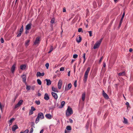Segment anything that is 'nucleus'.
I'll return each mask as SVG.
<instances>
[{"instance_id": "nucleus-6", "label": "nucleus", "mask_w": 133, "mask_h": 133, "mask_svg": "<svg viewBox=\"0 0 133 133\" xmlns=\"http://www.w3.org/2000/svg\"><path fill=\"white\" fill-rule=\"evenodd\" d=\"M102 92L103 96L104 97L107 99H108L109 98V97L108 96V95L105 92L104 90H103Z\"/></svg>"}, {"instance_id": "nucleus-51", "label": "nucleus", "mask_w": 133, "mask_h": 133, "mask_svg": "<svg viewBox=\"0 0 133 133\" xmlns=\"http://www.w3.org/2000/svg\"><path fill=\"white\" fill-rule=\"evenodd\" d=\"M33 131V128H31L30 129V133H32Z\"/></svg>"}, {"instance_id": "nucleus-39", "label": "nucleus", "mask_w": 133, "mask_h": 133, "mask_svg": "<svg viewBox=\"0 0 133 133\" xmlns=\"http://www.w3.org/2000/svg\"><path fill=\"white\" fill-rule=\"evenodd\" d=\"M22 33V32H19V34L17 35V37H18L20 36Z\"/></svg>"}, {"instance_id": "nucleus-55", "label": "nucleus", "mask_w": 133, "mask_h": 133, "mask_svg": "<svg viewBox=\"0 0 133 133\" xmlns=\"http://www.w3.org/2000/svg\"><path fill=\"white\" fill-rule=\"evenodd\" d=\"M103 66L104 67H105V66H106V64H105V62H103Z\"/></svg>"}, {"instance_id": "nucleus-14", "label": "nucleus", "mask_w": 133, "mask_h": 133, "mask_svg": "<svg viewBox=\"0 0 133 133\" xmlns=\"http://www.w3.org/2000/svg\"><path fill=\"white\" fill-rule=\"evenodd\" d=\"M22 78L23 79V81L24 83H26V77L25 75H22Z\"/></svg>"}, {"instance_id": "nucleus-36", "label": "nucleus", "mask_w": 133, "mask_h": 133, "mask_svg": "<svg viewBox=\"0 0 133 133\" xmlns=\"http://www.w3.org/2000/svg\"><path fill=\"white\" fill-rule=\"evenodd\" d=\"M23 30V26L22 25L20 29L19 32L22 33Z\"/></svg>"}, {"instance_id": "nucleus-18", "label": "nucleus", "mask_w": 133, "mask_h": 133, "mask_svg": "<svg viewBox=\"0 0 133 133\" xmlns=\"http://www.w3.org/2000/svg\"><path fill=\"white\" fill-rule=\"evenodd\" d=\"M14 120L15 118H12L10 120L8 121V123L9 124V125H11L12 122Z\"/></svg>"}, {"instance_id": "nucleus-64", "label": "nucleus", "mask_w": 133, "mask_h": 133, "mask_svg": "<svg viewBox=\"0 0 133 133\" xmlns=\"http://www.w3.org/2000/svg\"><path fill=\"white\" fill-rule=\"evenodd\" d=\"M74 60H72V61H71V63H73V62H74Z\"/></svg>"}, {"instance_id": "nucleus-37", "label": "nucleus", "mask_w": 133, "mask_h": 133, "mask_svg": "<svg viewBox=\"0 0 133 133\" xmlns=\"http://www.w3.org/2000/svg\"><path fill=\"white\" fill-rule=\"evenodd\" d=\"M49 63H47L45 65V66H46V68L47 69H48L49 68Z\"/></svg>"}, {"instance_id": "nucleus-15", "label": "nucleus", "mask_w": 133, "mask_h": 133, "mask_svg": "<svg viewBox=\"0 0 133 133\" xmlns=\"http://www.w3.org/2000/svg\"><path fill=\"white\" fill-rule=\"evenodd\" d=\"M49 99V97L47 93L45 94L44 96V99L46 100H48Z\"/></svg>"}, {"instance_id": "nucleus-11", "label": "nucleus", "mask_w": 133, "mask_h": 133, "mask_svg": "<svg viewBox=\"0 0 133 133\" xmlns=\"http://www.w3.org/2000/svg\"><path fill=\"white\" fill-rule=\"evenodd\" d=\"M124 15H125V12H124L123 14L122 15V17L121 19V20H120V22H119V26H120L121 25V24H122V22L123 20V18L124 16Z\"/></svg>"}, {"instance_id": "nucleus-9", "label": "nucleus", "mask_w": 133, "mask_h": 133, "mask_svg": "<svg viewBox=\"0 0 133 133\" xmlns=\"http://www.w3.org/2000/svg\"><path fill=\"white\" fill-rule=\"evenodd\" d=\"M39 38L38 37H37L34 42V44L35 45L38 44L39 43Z\"/></svg>"}, {"instance_id": "nucleus-50", "label": "nucleus", "mask_w": 133, "mask_h": 133, "mask_svg": "<svg viewBox=\"0 0 133 133\" xmlns=\"http://www.w3.org/2000/svg\"><path fill=\"white\" fill-rule=\"evenodd\" d=\"M125 104L127 105V109L128 108V107H130V106L129 105V103L128 102H127L125 103Z\"/></svg>"}, {"instance_id": "nucleus-57", "label": "nucleus", "mask_w": 133, "mask_h": 133, "mask_svg": "<svg viewBox=\"0 0 133 133\" xmlns=\"http://www.w3.org/2000/svg\"><path fill=\"white\" fill-rule=\"evenodd\" d=\"M0 109L1 110H2V104L0 105Z\"/></svg>"}, {"instance_id": "nucleus-59", "label": "nucleus", "mask_w": 133, "mask_h": 133, "mask_svg": "<svg viewBox=\"0 0 133 133\" xmlns=\"http://www.w3.org/2000/svg\"><path fill=\"white\" fill-rule=\"evenodd\" d=\"M132 48H130L129 49V52H131V51H132Z\"/></svg>"}, {"instance_id": "nucleus-56", "label": "nucleus", "mask_w": 133, "mask_h": 133, "mask_svg": "<svg viewBox=\"0 0 133 133\" xmlns=\"http://www.w3.org/2000/svg\"><path fill=\"white\" fill-rule=\"evenodd\" d=\"M66 8H63V12H66Z\"/></svg>"}, {"instance_id": "nucleus-40", "label": "nucleus", "mask_w": 133, "mask_h": 133, "mask_svg": "<svg viewBox=\"0 0 133 133\" xmlns=\"http://www.w3.org/2000/svg\"><path fill=\"white\" fill-rule=\"evenodd\" d=\"M88 32L89 33V36L90 37L92 36V31H88Z\"/></svg>"}, {"instance_id": "nucleus-10", "label": "nucleus", "mask_w": 133, "mask_h": 133, "mask_svg": "<svg viewBox=\"0 0 133 133\" xmlns=\"http://www.w3.org/2000/svg\"><path fill=\"white\" fill-rule=\"evenodd\" d=\"M52 96L55 99H57L58 98V96L57 94L54 92H51Z\"/></svg>"}, {"instance_id": "nucleus-24", "label": "nucleus", "mask_w": 133, "mask_h": 133, "mask_svg": "<svg viewBox=\"0 0 133 133\" xmlns=\"http://www.w3.org/2000/svg\"><path fill=\"white\" fill-rule=\"evenodd\" d=\"M30 41L29 40H27L25 41V45L26 46H27L29 45Z\"/></svg>"}, {"instance_id": "nucleus-8", "label": "nucleus", "mask_w": 133, "mask_h": 133, "mask_svg": "<svg viewBox=\"0 0 133 133\" xmlns=\"http://www.w3.org/2000/svg\"><path fill=\"white\" fill-rule=\"evenodd\" d=\"M71 87V83L69 84L68 85V87H66L65 88V90L67 91L69 90Z\"/></svg>"}, {"instance_id": "nucleus-52", "label": "nucleus", "mask_w": 133, "mask_h": 133, "mask_svg": "<svg viewBox=\"0 0 133 133\" xmlns=\"http://www.w3.org/2000/svg\"><path fill=\"white\" fill-rule=\"evenodd\" d=\"M69 122L70 123H72L73 122V121H72V120L71 119V118H70L69 119Z\"/></svg>"}, {"instance_id": "nucleus-16", "label": "nucleus", "mask_w": 133, "mask_h": 133, "mask_svg": "<svg viewBox=\"0 0 133 133\" xmlns=\"http://www.w3.org/2000/svg\"><path fill=\"white\" fill-rule=\"evenodd\" d=\"M82 40V38L80 36H79L78 37H77L76 38V41L78 43H80Z\"/></svg>"}, {"instance_id": "nucleus-17", "label": "nucleus", "mask_w": 133, "mask_h": 133, "mask_svg": "<svg viewBox=\"0 0 133 133\" xmlns=\"http://www.w3.org/2000/svg\"><path fill=\"white\" fill-rule=\"evenodd\" d=\"M45 80L46 81V84L48 85H51V81L49 79H46Z\"/></svg>"}, {"instance_id": "nucleus-43", "label": "nucleus", "mask_w": 133, "mask_h": 133, "mask_svg": "<svg viewBox=\"0 0 133 133\" xmlns=\"http://www.w3.org/2000/svg\"><path fill=\"white\" fill-rule=\"evenodd\" d=\"M65 103V102L64 101H63L62 102L61 105L62 107H63Z\"/></svg>"}, {"instance_id": "nucleus-12", "label": "nucleus", "mask_w": 133, "mask_h": 133, "mask_svg": "<svg viewBox=\"0 0 133 133\" xmlns=\"http://www.w3.org/2000/svg\"><path fill=\"white\" fill-rule=\"evenodd\" d=\"M44 75V72L41 73L40 72H38L36 74V75L37 77L40 76H43Z\"/></svg>"}, {"instance_id": "nucleus-49", "label": "nucleus", "mask_w": 133, "mask_h": 133, "mask_svg": "<svg viewBox=\"0 0 133 133\" xmlns=\"http://www.w3.org/2000/svg\"><path fill=\"white\" fill-rule=\"evenodd\" d=\"M74 86L75 87H77V81L76 80L74 82Z\"/></svg>"}, {"instance_id": "nucleus-5", "label": "nucleus", "mask_w": 133, "mask_h": 133, "mask_svg": "<svg viewBox=\"0 0 133 133\" xmlns=\"http://www.w3.org/2000/svg\"><path fill=\"white\" fill-rule=\"evenodd\" d=\"M62 82V80H59L58 81V87L59 89H60L61 88Z\"/></svg>"}, {"instance_id": "nucleus-3", "label": "nucleus", "mask_w": 133, "mask_h": 133, "mask_svg": "<svg viewBox=\"0 0 133 133\" xmlns=\"http://www.w3.org/2000/svg\"><path fill=\"white\" fill-rule=\"evenodd\" d=\"M102 39V38H101L99 41H97L95 43L93 47L94 49H95L99 47Z\"/></svg>"}, {"instance_id": "nucleus-44", "label": "nucleus", "mask_w": 133, "mask_h": 133, "mask_svg": "<svg viewBox=\"0 0 133 133\" xmlns=\"http://www.w3.org/2000/svg\"><path fill=\"white\" fill-rule=\"evenodd\" d=\"M30 87L29 86L27 85L26 87V89L28 90H29L30 89Z\"/></svg>"}, {"instance_id": "nucleus-34", "label": "nucleus", "mask_w": 133, "mask_h": 133, "mask_svg": "<svg viewBox=\"0 0 133 133\" xmlns=\"http://www.w3.org/2000/svg\"><path fill=\"white\" fill-rule=\"evenodd\" d=\"M35 102L36 104H37V105H39L40 104V101H36Z\"/></svg>"}, {"instance_id": "nucleus-7", "label": "nucleus", "mask_w": 133, "mask_h": 133, "mask_svg": "<svg viewBox=\"0 0 133 133\" xmlns=\"http://www.w3.org/2000/svg\"><path fill=\"white\" fill-rule=\"evenodd\" d=\"M38 117L39 118L41 119H43L44 118L42 112L39 113L38 114Z\"/></svg>"}, {"instance_id": "nucleus-4", "label": "nucleus", "mask_w": 133, "mask_h": 133, "mask_svg": "<svg viewBox=\"0 0 133 133\" xmlns=\"http://www.w3.org/2000/svg\"><path fill=\"white\" fill-rule=\"evenodd\" d=\"M31 25L32 24L31 23H30L26 25L25 28L26 30H28L31 29Z\"/></svg>"}, {"instance_id": "nucleus-45", "label": "nucleus", "mask_w": 133, "mask_h": 133, "mask_svg": "<svg viewBox=\"0 0 133 133\" xmlns=\"http://www.w3.org/2000/svg\"><path fill=\"white\" fill-rule=\"evenodd\" d=\"M33 111H31V110H30L29 113V115H31L33 114Z\"/></svg>"}, {"instance_id": "nucleus-35", "label": "nucleus", "mask_w": 133, "mask_h": 133, "mask_svg": "<svg viewBox=\"0 0 133 133\" xmlns=\"http://www.w3.org/2000/svg\"><path fill=\"white\" fill-rule=\"evenodd\" d=\"M78 31L79 32H83V31L82 28H79L78 29Z\"/></svg>"}, {"instance_id": "nucleus-22", "label": "nucleus", "mask_w": 133, "mask_h": 133, "mask_svg": "<svg viewBox=\"0 0 133 133\" xmlns=\"http://www.w3.org/2000/svg\"><path fill=\"white\" fill-rule=\"evenodd\" d=\"M21 69L22 70H24L26 68V66L24 65H21L20 66Z\"/></svg>"}, {"instance_id": "nucleus-41", "label": "nucleus", "mask_w": 133, "mask_h": 133, "mask_svg": "<svg viewBox=\"0 0 133 133\" xmlns=\"http://www.w3.org/2000/svg\"><path fill=\"white\" fill-rule=\"evenodd\" d=\"M20 106V105H19L18 104H17L15 106V107H14V109H16L18 107Z\"/></svg>"}, {"instance_id": "nucleus-27", "label": "nucleus", "mask_w": 133, "mask_h": 133, "mask_svg": "<svg viewBox=\"0 0 133 133\" xmlns=\"http://www.w3.org/2000/svg\"><path fill=\"white\" fill-rule=\"evenodd\" d=\"M66 129L68 130H71V128L70 126H68L66 127Z\"/></svg>"}, {"instance_id": "nucleus-30", "label": "nucleus", "mask_w": 133, "mask_h": 133, "mask_svg": "<svg viewBox=\"0 0 133 133\" xmlns=\"http://www.w3.org/2000/svg\"><path fill=\"white\" fill-rule=\"evenodd\" d=\"M53 48L52 46H51L50 48V49L49 51L48 52V53H50L53 50Z\"/></svg>"}, {"instance_id": "nucleus-58", "label": "nucleus", "mask_w": 133, "mask_h": 133, "mask_svg": "<svg viewBox=\"0 0 133 133\" xmlns=\"http://www.w3.org/2000/svg\"><path fill=\"white\" fill-rule=\"evenodd\" d=\"M70 71H69L68 72V75L69 76H70Z\"/></svg>"}, {"instance_id": "nucleus-2", "label": "nucleus", "mask_w": 133, "mask_h": 133, "mask_svg": "<svg viewBox=\"0 0 133 133\" xmlns=\"http://www.w3.org/2000/svg\"><path fill=\"white\" fill-rule=\"evenodd\" d=\"M90 67H88L87 68V70L85 72L84 74V81L85 82L87 80L88 74L90 70Z\"/></svg>"}, {"instance_id": "nucleus-19", "label": "nucleus", "mask_w": 133, "mask_h": 133, "mask_svg": "<svg viewBox=\"0 0 133 133\" xmlns=\"http://www.w3.org/2000/svg\"><path fill=\"white\" fill-rule=\"evenodd\" d=\"M45 117L48 119H50L52 118V116L50 114H46L45 115Z\"/></svg>"}, {"instance_id": "nucleus-63", "label": "nucleus", "mask_w": 133, "mask_h": 133, "mask_svg": "<svg viewBox=\"0 0 133 133\" xmlns=\"http://www.w3.org/2000/svg\"><path fill=\"white\" fill-rule=\"evenodd\" d=\"M68 131L66 130H65V133H68Z\"/></svg>"}, {"instance_id": "nucleus-21", "label": "nucleus", "mask_w": 133, "mask_h": 133, "mask_svg": "<svg viewBox=\"0 0 133 133\" xmlns=\"http://www.w3.org/2000/svg\"><path fill=\"white\" fill-rule=\"evenodd\" d=\"M15 65L14 64L12 66V67L11 68V71L12 73L14 72L15 70Z\"/></svg>"}, {"instance_id": "nucleus-62", "label": "nucleus", "mask_w": 133, "mask_h": 133, "mask_svg": "<svg viewBox=\"0 0 133 133\" xmlns=\"http://www.w3.org/2000/svg\"><path fill=\"white\" fill-rule=\"evenodd\" d=\"M27 31L28 30H26V31L25 32V33L26 34H27L28 33V32Z\"/></svg>"}, {"instance_id": "nucleus-48", "label": "nucleus", "mask_w": 133, "mask_h": 133, "mask_svg": "<svg viewBox=\"0 0 133 133\" xmlns=\"http://www.w3.org/2000/svg\"><path fill=\"white\" fill-rule=\"evenodd\" d=\"M0 41L1 43H3L4 42V40L3 38H1L0 39Z\"/></svg>"}, {"instance_id": "nucleus-1", "label": "nucleus", "mask_w": 133, "mask_h": 133, "mask_svg": "<svg viewBox=\"0 0 133 133\" xmlns=\"http://www.w3.org/2000/svg\"><path fill=\"white\" fill-rule=\"evenodd\" d=\"M72 114L73 111L72 109L70 107H68L66 111V116L67 117L69 116L72 115Z\"/></svg>"}, {"instance_id": "nucleus-46", "label": "nucleus", "mask_w": 133, "mask_h": 133, "mask_svg": "<svg viewBox=\"0 0 133 133\" xmlns=\"http://www.w3.org/2000/svg\"><path fill=\"white\" fill-rule=\"evenodd\" d=\"M78 56V55L77 54L74 55L73 56V57L74 58H76Z\"/></svg>"}, {"instance_id": "nucleus-20", "label": "nucleus", "mask_w": 133, "mask_h": 133, "mask_svg": "<svg viewBox=\"0 0 133 133\" xmlns=\"http://www.w3.org/2000/svg\"><path fill=\"white\" fill-rule=\"evenodd\" d=\"M85 92H84L83 93L82 95V99L83 101H84L85 100Z\"/></svg>"}, {"instance_id": "nucleus-47", "label": "nucleus", "mask_w": 133, "mask_h": 133, "mask_svg": "<svg viewBox=\"0 0 133 133\" xmlns=\"http://www.w3.org/2000/svg\"><path fill=\"white\" fill-rule=\"evenodd\" d=\"M55 19L54 18H52L51 21V22L52 23H54Z\"/></svg>"}, {"instance_id": "nucleus-61", "label": "nucleus", "mask_w": 133, "mask_h": 133, "mask_svg": "<svg viewBox=\"0 0 133 133\" xmlns=\"http://www.w3.org/2000/svg\"><path fill=\"white\" fill-rule=\"evenodd\" d=\"M41 94L39 93H38V96H41Z\"/></svg>"}, {"instance_id": "nucleus-38", "label": "nucleus", "mask_w": 133, "mask_h": 133, "mask_svg": "<svg viewBox=\"0 0 133 133\" xmlns=\"http://www.w3.org/2000/svg\"><path fill=\"white\" fill-rule=\"evenodd\" d=\"M30 110L33 111H35L36 110V109L33 107H31V109Z\"/></svg>"}, {"instance_id": "nucleus-53", "label": "nucleus", "mask_w": 133, "mask_h": 133, "mask_svg": "<svg viewBox=\"0 0 133 133\" xmlns=\"http://www.w3.org/2000/svg\"><path fill=\"white\" fill-rule=\"evenodd\" d=\"M103 56H102L100 58L99 61V63H100L102 61V59H103Z\"/></svg>"}, {"instance_id": "nucleus-25", "label": "nucleus", "mask_w": 133, "mask_h": 133, "mask_svg": "<svg viewBox=\"0 0 133 133\" xmlns=\"http://www.w3.org/2000/svg\"><path fill=\"white\" fill-rule=\"evenodd\" d=\"M52 90L53 91H54V92H58V91L57 90V88H56L54 87H52Z\"/></svg>"}, {"instance_id": "nucleus-32", "label": "nucleus", "mask_w": 133, "mask_h": 133, "mask_svg": "<svg viewBox=\"0 0 133 133\" xmlns=\"http://www.w3.org/2000/svg\"><path fill=\"white\" fill-rule=\"evenodd\" d=\"M37 81L39 85H41V82L39 79H38L37 80Z\"/></svg>"}, {"instance_id": "nucleus-33", "label": "nucleus", "mask_w": 133, "mask_h": 133, "mask_svg": "<svg viewBox=\"0 0 133 133\" xmlns=\"http://www.w3.org/2000/svg\"><path fill=\"white\" fill-rule=\"evenodd\" d=\"M83 57L84 58V61H83V63H84L85 62V59H85V53H84L83 54Z\"/></svg>"}, {"instance_id": "nucleus-23", "label": "nucleus", "mask_w": 133, "mask_h": 133, "mask_svg": "<svg viewBox=\"0 0 133 133\" xmlns=\"http://www.w3.org/2000/svg\"><path fill=\"white\" fill-rule=\"evenodd\" d=\"M125 75V72L123 71L122 72H120L118 74V75L119 76H124Z\"/></svg>"}, {"instance_id": "nucleus-28", "label": "nucleus", "mask_w": 133, "mask_h": 133, "mask_svg": "<svg viewBox=\"0 0 133 133\" xmlns=\"http://www.w3.org/2000/svg\"><path fill=\"white\" fill-rule=\"evenodd\" d=\"M23 100H20L17 104H18L20 106L22 104L23 102Z\"/></svg>"}, {"instance_id": "nucleus-31", "label": "nucleus", "mask_w": 133, "mask_h": 133, "mask_svg": "<svg viewBox=\"0 0 133 133\" xmlns=\"http://www.w3.org/2000/svg\"><path fill=\"white\" fill-rule=\"evenodd\" d=\"M30 125H31V127H32V128L34 127V128H35L34 126H35V123H34L31 122L30 123Z\"/></svg>"}, {"instance_id": "nucleus-54", "label": "nucleus", "mask_w": 133, "mask_h": 133, "mask_svg": "<svg viewBox=\"0 0 133 133\" xmlns=\"http://www.w3.org/2000/svg\"><path fill=\"white\" fill-rule=\"evenodd\" d=\"M29 130L28 129H26L24 131V133H28L29 132Z\"/></svg>"}, {"instance_id": "nucleus-42", "label": "nucleus", "mask_w": 133, "mask_h": 133, "mask_svg": "<svg viewBox=\"0 0 133 133\" xmlns=\"http://www.w3.org/2000/svg\"><path fill=\"white\" fill-rule=\"evenodd\" d=\"M64 70V67H61L60 69V71H63Z\"/></svg>"}, {"instance_id": "nucleus-29", "label": "nucleus", "mask_w": 133, "mask_h": 133, "mask_svg": "<svg viewBox=\"0 0 133 133\" xmlns=\"http://www.w3.org/2000/svg\"><path fill=\"white\" fill-rule=\"evenodd\" d=\"M39 118L37 116L36 120L35 123H37L39 121Z\"/></svg>"}, {"instance_id": "nucleus-60", "label": "nucleus", "mask_w": 133, "mask_h": 133, "mask_svg": "<svg viewBox=\"0 0 133 133\" xmlns=\"http://www.w3.org/2000/svg\"><path fill=\"white\" fill-rule=\"evenodd\" d=\"M43 130L42 129L40 131V133H43Z\"/></svg>"}, {"instance_id": "nucleus-26", "label": "nucleus", "mask_w": 133, "mask_h": 133, "mask_svg": "<svg viewBox=\"0 0 133 133\" xmlns=\"http://www.w3.org/2000/svg\"><path fill=\"white\" fill-rule=\"evenodd\" d=\"M124 121L123 123L125 124H127L128 123V121L127 119L125 117H124Z\"/></svg>"}, {"instance_id": "nucleus-13", "label": "nucleus", "mask_w": 133, "mask_h": 133, "mask_svg": "<svg viewBox=\"0 0 133 133\" xmlns=\"http://www.w3.org/2000/svg\"><path fill=\"white\" fill-rule=\"evenodd\" d=\"M18 128V127L16 125H13L12 128V130L13 131H15V130Z\"/></svg>"}]
</instances>
